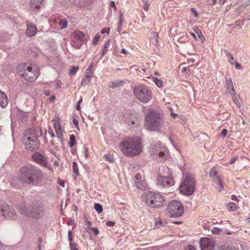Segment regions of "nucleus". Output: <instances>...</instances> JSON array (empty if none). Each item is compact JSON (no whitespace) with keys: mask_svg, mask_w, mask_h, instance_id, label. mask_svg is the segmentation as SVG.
I'll return each instance as SVG.
<instances>
[{"mask_svg":"<svg viewBox=\"0 0 250 250\" xmlns=\"http://www.w3.org/2000/svg\"><path fill=\"white\" fill-rule=\"evenodd\" d=\"M133 90L136 97L142 103H146L151 98V90L144 85H135Z\"/></svg>","mask_w":250,"mask_h":250,"instance_id":"nucleus-6","label":"nucleus"},{"mask_svg":"<svg viewBox=\"0 0 250 250\" xmlns=\"http://www.w3.org/2000/svg\"><path fill=\"white\" fill-rule=\"evenodd\" d=\"M110 32V28H104V29H102V30L101 31V33L102 34H104L105 33H107V34H108Z\"/></svg>","mask_w":250,"mask_h":250,"instance_id":"nucleus-50","label":"nucleus"},{"mask_svg":"<svg viewBox=\"0 0 250 250\" xmlns=\"http://www.w3.org/2000/svg\"><path fill=\"white\" fill-rule=\"evenodd\" d=\"M90 229L93 231L95 235H97L99 233V230L97 228H91Z\"/></svg>","mask_w":250,"mask_h":250,"instance_id":"nucleus-51","label":"nucleus"},{"mask_svg":"<svg viewBox=\"0 0 250 250\" xmlns=\"http://www.w3.org/2000/svg\"><path fill=\"white\" fill-rule=\"evenodd\" d=\"M198 37L199 38H200L201 40L203 42L204 40H205V38L203 37L201 32H199V33H198V34H197Z\"/></svg>","mask_w":250,"mask_h":250,"instance_id":"nucleus-55","label":"nucleus"},{"mask_svg":"<svg viewBox=\"0 0 250 250\" xmlns=\"http://www.w3.org/2000/svg\"><path fill=\"white\" fill-rule=\"evenodd\" d=\"M93 69V64H90L85 71V75L91 77L92 71Z\"/></svg>","mask_w":250,"mask_h":250,"instance_id":"nucleus-36","label":"nucleus"},{"mask_svg":"<svg viewBox=\"0 0 250 250\" xmlns=\"http://www.w3.org/2000/svg\"><path fill=\"white\" fill-rule=\"evenodd\" d=\"M59 24L61 29H64L67 26V21L64 19H61L59 21Z\"/></svg>","mask_w":250,"mask_h":250,"instance_id":"nucleus-31","label":"nucleus"},{"mask_svg":"<svg viewBox=\"0 0 250 250\" xmlns=\"http://www.w3.org/2000/svg\"><path fill=\"white\" fill-rule=\"evenodd\" d=\"M62 85V82L60 81H58L55 84V87L56 89L59 88Z\"/></svg>","mask_w":250,"mask_h":250,"instance_id":"nucleus-56","label":"nucleus"},{"mask_svg":"<svg viewBox=\"0 0 250 250\" xmlns=\"http://www.w3.org/2000/svg\"><path fill=\"white\" fill-rule=\"evenodd\" d=\"M100 37L99 34H97L95 35L92 41V43L94 45H96L98 43Z\"/></svg>","mask_w":250,"mask_h":250,"instance_id":"nucleus-42","label":"nucleus"},{"mask_svg":"<svg viewBox=\"0 0 250 250\" xmlns=\"http://www.w3.org/2000/svg\"><path fill=\"white\" fill-rule=\"evenodd\" d=\"M69 139L70 141L68 144L70 147H72L76 144L75 136L74 135H71Z\"/></svg>","mask_w":250,"mask_h":250,"instance_id":"nucleus-30","label":"nucleus"},{"mask_svg":"<svg viewBox=\"0 0 250 250\" xmlns=\"http://www.w3.org/2000/svg\"><path fill=\"white\" fill-rule=\"evenodd\" d=\"M110 41L108 40L104 43L103 48L101 52V56H104L107 52L108 48L109 46Z\"/></svg>","mask_w":250,"mask_h":250,"instance_id":"nucleus-27","label":"nucleus"},{"mask_svg":"<svg viewBox=\"0 0 250 250\" xmlns=\"http://www.w3.org/2000/svg\"><path fill=\"white\" fill-rule=\"evenodd\" d=\"M195 184V181L193 176L188 174L180 186V191L185 195H190L194 191Z\"/></svg>","mask_w":250,"mask_h":250,"instance_id":"nucleus-7","label":"nucleus"},{"mask_svg":"<svg viewBox=\"0 0 250 250\" xmlns=\"http://www.w3.org/2000/svg\"><path fill=\"white\" fill-rule=\"evenodd\" d=\"M72 232L71 230H69L68 232V240L69 241V245L70 247L71 250H78V249L76 248V246L75 244L72 242Z\"/></svg>","mask_w":250,"mask_h":250,"instance_id":"nucleus-24","label":"nucleus"},{"mask_svg":"<svg viewBox=\"0 0 250 250\" xmlns=\"http://www.w3.org/2000/svg\"><path fill=\"white\" fill-rule=\"evenodd\" d=\"M7 208H4L3 210L2 216H4L6 218L13 219L16 213L13 208L6 204Z\"/></svg>","mask_w":250,"mask_h":250,"instance_id":"nucleus-16","label":"nucleus"},{"mask_svg":"<svg viewBox=\"0 0 250 250\" xmlns=\"http://www.w3.org/2000/svg\"><path fill=\"white\" fill-rule=\"evenodd\" d=\"M37 30L36 26L27 24L26 34L28 37L34 36L37 33Z\"/></svg>","mask_w":250,"mask_h":250,"instance_id":"nucleus-21","label":"nucleus"},{"mask_svg":"<svg viewBox=\"0 0 250 250\" xmlns=\"http://www.w3.org/2000/svg\"><path fill=\"white\" fill-rule=\"evenodd\" d=\"M222 230L221 229H219L216 227H214L212 228V229L211 230V232H212V234H218L221 231H222Z\"/></svg>","mask_w":250,"mask_h":250,"instance_id":"nucleus-41","label":"nucleus"},{"mask_svg":"<svg viewBox=\"0 0 250 250\" xmlns=\"http://www.w3.org/2000/svg\"><path fill=\"white\" fill-rule=\"evenodd\" d=\"M131 124L133 125H137L138 124V121L137 120H132L131 122Z\"/></svg>","mask_w":250,"mask_h":250,"instance_id":"nucleus-61","label":"nucleus"},{"mask_svg":"<svg viewBox=\"0 0 250 250\" xmlns=\"http://www.w3.org/2000/svg\"><path fill=\"white\" fill-rule=\"evenodd\" d=\"M151 149V151L152 153L158 155L161 157H165V153L167 150V148L160 144H156L152 145Z\"/></svg>","mask_w":250,"mask_h":250,"instance_id":"nucleus-13","label":"nucleus"},{"mask_svg":"<svg viewBox=\"0 0 250 250\" xmlns=\"http://www.w3.org/2000/svg\"><path fill=\"white\" fill-rule=\"evenodd\" d=\"M34 161L43 167H47V158L43 154L39 152H36L32 156Z\"/></svg>","mask_w":250,"mask_h":250,"instance_id":"nucleus-12","label":"nucleus"},{"mask_svg":"<svg viewBox=\"0 0 250 250\" xmlns=\"http://www.w3.org/2000/svg\"><path fill=\"white\" fill-rule=\"evenodd\" d=\"M226 85L228 89L230 90L229 91V94H230L231 96H234V92H235V91L232 80L230 77L226 78Z\"/></svg>","mask_w":250,"mask_h":250,"instance_id":"nucleus-18","label":"nucleus"},{"mask_svg":"<svg viewBox=\"0 0 250 250\" xmlns=\"http://www.w3.org/2000/svg\"><path fill=\"white\" fill-rule=\"evenodd\" d=\"M209 176L210 177H216V171L215 169V168H212L211 170L210 171L209 173Z\"/></svg>","mask_w":250,"mask_h":250,"instance_id":"nucleus-47","label":"nucleus"},{"mask_svg":"<svg viewBox=\"0 0 250 250\" xmlns=\"http://www.w3.org/2000/svg\"><path fill=\"white\" fill-rule=\"evenodd\" d=\"M17 70L20 73V75L21 76V73L27 71H30L32 70V67L30 66H28L26 63H21L19 64L17 67Z\"/></svg>","mask_w":250,"mask_h":250,"instance_id":"nucleus-20","label":"nucleus"},{"mask_svg":"<svg viewBox=\"0 0 250 250\" xmlns=\"http://www.w3.org/2000/svg\"><path fill=\"white\" fill-rule=\"evenodd\" d=\"M220 250H236L234 248H232L228 246H223L221 247Z\"/></svg>","mask_w":250,"mask_h":250,"instance_id":"nucleus-45","label":"nucleus"},{"mask_svg":"<svg viewBox=\"0 0 250 250\" xmlns=\"http://www.w3.org/2000/svg\"><path fill=\"white\" fill-rule=\"evenodd\" d=\"M84 151H85V153H84V156L86 158H87L89 156L88 155V148H84Z\"/></svg>","mask_w":250,"mask_h":250,"instance_id":"nucleus-60","label":"nucleus"},{"mask_svg":"<svg viewBox=\"0 0 250 250\" xmlns=\"http://www.w3.org/2000/svg\"><path fill=\"white\" fill-rule=\"evenodd\" d=\"M191 11L194 14L195 17H197L198 16V14L194 8H191Z\"/></svg>","mask_w":250,"mask_h":250,"instance_id":"nucleus-58","label":"nucleus"},{"mask_svg":"<svg viewBox=\"0 0 250 250\" xmlns=\"http://www.w3.org/2000/svg\"><path fill=\"white\" fill-rule=\"evenodd\" d=\"M168 109L170 110V115L173 117H175L176 116H178V114H175L173 112V111L172 109V108L171 107H168Z\"/></svg>","mask_w":250,"mask_h":250,"instance_id":"nucleus-53","label":"nucleus"},{"mask_svg":"<svg viewBox=\"0 0 250 250\" xmlns=\"http://www.w3.org/2000/svg\"><path fill=\"white\" fill-rule=\"evenodd\" d=\"M166 123L161 113L151 110L145 116V126L147 130L162 131L166 126Z\"/></svg>","mask_w":250,"mask_h":250,"instance_id":"nucleus-1","label":"nucleus"},{"mask_svg":"<svg viewBox=\"0 0 250 250\" xmlns=\"http://www.w3.org/2000/svg\"><path fill=\"white\" fill-rule=\"evenodd\" d=\"M201 250H215V241L208 237L201 238L200 240Z\"/></svg>","mask_w":250,"mask_h":250,"instance_id":"nucleus-11","label":"nucleus"},{"mask_svg":"<svg viewBox=\"0 0 250 250\" xmlns=\"http://www.w3.org/2000/svg\"><path fill=\"white\" fill-rule=\"evenodd\" d=\"M158 185L162 187H168L174 185L173 178L170 175L168 176L159 175L157 177Z\"/></svg>","mask_w":250,"mask_h":250,"instance_id":"nucleus-10","label":"nucleus"},{"mask_svg":"<svg viewBox=\"0 0 250 250\" xmlns=\"http://www.w3.org/2000/svg\"><path fill=\"white\" fill-rule=\"evenodd\" d=\"M104 157L110 162L114 161L113 156L110 154H105Z\"/></svg>","mask_w":250,"mask_h":250,"instance_id":"nucleus-44","label":"nucleus"},{"mask_svg":"<svg viewBox=\"0 0 250 250\" xmlns=\"http://www.w3.org/2000/svg\"><path fill=\"white\" fill-rule=\"evenodd\" d=\"M237 159V157H234V158H232L230 160V164H233L236 161V160Z\"/></svg>","mask_w":250,"mask_h":250,"instance_id":"nucleus-63","label":"nucleus"},{"mask_svg":"<svg viewBox=\"0 0 250 250\" xmlns=\"http://www.w3.org/2000/svg\"><path fill=\"white\" fill-rule=\"evenodd\" d=\"M66 2H69L70 4H74L76 5V0H65Z\"/></svg>","mask_w":250,"mask_h":250,"instance_id":"nucleus-59","label":"nucleus"},{"mask_svg":"<svg viewBox=\"0 0 250 250\" xmlns=\"http://www.w3.org/2000/svg\"><path fill=\"white\" fill-rule=\"evenodd\" d=\"M43 208L39 203L34 204L31 208H23L21 210V213L26 216L38 218L43 214Z\"/></svg>","mask_w":250,"mask_h":250,"instance_id":"nucleus-8","label":"nucleus"},{"mask_svg":"<svg viewBox=\"0 0 250 250\" xmlns=\"http://www.w3.org/2000/svg\"><path fill=\"white\" fill-rule=\"evenodd\" d=\"M44 0H30V5L33 10L38 11L42 5Z\"/></svg>","mask_w":250,"mask_h":250,"instance_id":"nucleus-19","label":"nucleus"},{"mask_svg":"<svg viewBox=\"0 0 250 250\" xmlns=\"http://www.w3.org/2000/svg\"><path fill=\"white\" fill-rule=\"evenodd\" d=\"M48 133L50 135L51 137H54L55 136V135L53 133V130L51 127H49L48 128Z\"/></svg>","mask_w":250,"mask_h":250,"instance_id":"nucleus-48","label":"nucleus"},{"mask_svg":"<svg viewBox=\"0 0 250 250\" xmlns=\"http://www.w3.org/2000/svg\"><path fill=\"white\" fill-rule=\"evenodd\" d=\"M95 209L98 213H101L103 211V207L99 203H95L94 206Z\"/></svg>","mask_w":250,"mask_h":250,"instance_id":"nucleus-34","label":"nucleus"},{"mask_svg":"<svg viewBox=\"0 0 250 250\" xmlns=\"http://www.w3.org/2000/svg\"><path fill=\"white\" fill-rule=\"evenodd\" d=\"M164 226V222L160 220L159 221H157L155 223V226L154 227L155 228H159Z\"/></svg>","mask_w":250,"mask_h":250,"instance_id":"nucleus-40","label":"nucleus"},{"mask_svg":"<svg viewBox=\"0 0 250 250\" xmlns=\"http://www.w3.org/2000/svg\"><path fill=\"white\" fill-rule=\"evenodd\" d=\"M233 61H234V58L232 56H230V57L229 58V62L233 64Z\"/></svg>","mask_w":250,"mask_h":250,"instance_id":"nucleus-64","label":"nucleus"},{"mask_svg":"<svg viewBox=\"0 0 250 250\" xmlns=\"http://www.w3.org/2000/svg\"><path fill=\"white\" fill-rule=\"evenodd\" d=\"M213 181L214 183L218 185V188H219V191H221V190L224 188L221 179L218 176H216L213 178Z\"/></svg>","mask_w":250,"mask_h":250,"instance_id":"nucleus-25","label":"nucleus"},{"mask_svg":"<svg viewBox=\"0 0 250 250\" xmlns=\"http://www.w3.org/2000/svg\"><path fill=\"white\" fill-rule=\"evenodd\" d=\"M227 209L229 211H234L236 209V206L233 203H230L227 206Z\"/></svg>","mask_w":250,"mask_h":250,"instance_id":"nucleus-33","label":"nucleus"},{"mask_svg":"<svg viewBox=\"0 0 250 250\" xmlns=\"http://www.w3.org/2000/svg\"><path fill=\"white\" fill-rule=\"evenodd\" d=\"M185 250H196V248L192 245H188L187 246Z\"/></svg>","mask_w":250,"mask_h":250,"instance_id":"nucleus-52","label":"nucleus"},{"mask_svg":"<svg viewBox=\"0 0 250 250\" xmlns=\"http://www.w3.org/2000/svg\"><path fill=\"white\" fill-rule=\"evenodd\" d=\"M167 210L170 217H179L182 215L184 208L180 202L172 201L169 203Z\"/></svg>","mask_w":250,"mask_h":250,"instance_id":"nucleus-9","label":"nucleus"},{"mask_svg":"<svg viewBox=\"0 0 250 250\" xmlns=\"http://www.w3.org/2000/svg\"><path fill=\"white\" fill-rule=\"evenodd\" d=\"M91 77L85 75V77L82 79L81 84L83 86H85L88 84L91 80Z\"/></svg>","mask_w":250,"mask_h":250,"instance_id":"nucleus-28","label":"nucleus"},{"mask_svg":"<svg viewBox=\"0 0 250 250\" xmlns=\"http://www.w3.org/2000/svg\"><path fill=\"white\" fill-rule=\"evenodd\" d=\"M135 183L137 188L140 189L144 190L146 187V184L144 178L139 174H137L135 176Z\"/></svg>","mask_w":250,"mask_h":250,"instance_id":"nucleus-15","label":"nucleus"},{"mask_svg":"<svg viewBox=\"0 0 250 250\" xmlns=\"http://www.w3.org/2000/svg\"><path fill=\"white\" fill-rule=\"evenodd\" d=\"M231 97L233 98V100L234 103L235 104L238 106H240V103L239 102L238 98L236 96L235 92H234V96H231Z\"/></svg>","mask_w":250,"mask_h":250,"instance_id":"nucleus-39","label":"nucleus"},{"mask_svg":"<svg viewBox=\"0 0 250 250\" xmlns=\"http://www.w3.org/2000/svg\"><path fill=\"white\" fill-rule=\"evenodd\" d=\"M71 38L77 41L83 42L86 40L84 34L80 31H75L71 34Z\"/></svg>","mask_w":250,"mask_h":250,"instance_id":"nucleus-17","label":"nucleus"},{"mask_svg":"<svg viewBox=\"0 0 250 250\" xmlns=\"http://www.w3.org/2000/svg\"><path fill=\"white\" fill-rule=\"evenodd\" d=\"M78 67H74V66L72 67L70 69V71H69L70 75H74L78 71Z\"/></svg>","mask_w":250,"mask_h":250,"instance_id":"nucleus-43","label":"nucleus"},{"mask_svg":"<svg viewBox=\"0 0 250 250\" xmlns=\"http://www.w3.org/2000/svg\"><path fill=\"white\" fill-rule=\"evenodd\" d=\"M152 80L158 87H161L162 86L163 82L162 80L158 79L157 78L155 77H152Z\"/></svg>","mask_w":250,"mask_h":250,"instance_id":"nucleus-32","label":"nucleus"},{"mask_svg":"<svg viewBox=\"0 0 250 250\" xmlns=\"http://www.w3.org/2000/svg\"><path fill=\"white\" fill-rule=\"evenodd\" d=\"M231 199L232 200H235V201H236L237 202H239V200L238 199V198H237V197L234 195H232L231 197Z\"/></svg>","mask_w":250,"mask_h":250,"instance_id":"nucleus-62","label":"nucleus"},{"mask_svg":"<svg viewBox=\"0 0 250 250\" xmlns=\"http://www.w3.org/2000/svg\"><path fill=\"white\" fill-rule=\"evenodd\" d=\"M72 167H73V170L74 173L77 176L79 175V170H78V165L76 162H73Z\"/></svg>","mask_w":250,"mask_h":250,"instance_id":"nucleus-35","label":"nucleus"},{"mask_svg":"<svg viewBox=\"0 0 250 250\" xmlns=\"http://www.w3.org/2000/svg\"><path fill=\"white\" fill-rule=\"evenodd\" d=\"M120 148L126 156L138 155L142 151L141 140L138 137L125 139L120 143Z\"/></svg>","mask_w":250,"mask_h":250,"instance_id":"nucleus-2","label":"nucleus"},{"mask_svg":"<svg viewBox=\"0 0 250 250\" xmlns=\"http://www.w3.org/2000/svg\"><path fill=\"white\" fill-rule=\"evenodd\" d=\"M42 173L39 168L28 165L22 167L19 171V179L25 184L38 182L41 179Z\"/></svg>","mask_w":250,"mask_h":250,"instance_id":"nucleus-3","label":"nucleus"},{"mask_svg":"<svg viewBox=\"0 0 250 250\" xmlns=\"http://www.w3.org/2000/svg\"><path fill=\"white\" fill-rule=\"evenodd\" d=\"M8 98L5 93L0 90V105L5 107L8 104Z\"/></svg>","mask_w":250,"mask_h":250,"instance_id":"nucleus-22","label":"nucleus"},{"mask_svg":"<svg viewBox=\"0 0 250 250\" xmlns=\"http://www.w3.org/2000/svg\"><path fill=\"white\" fill-rule=\"evenodd\" d=\"M54 128L56 131V133L57 135H62V130L60 123L59 121H55L54 123Z\"/></svg>","mask_w":250,"mask_h":250,"instance_id":"nucleus-26","label":"nucleus"},{"mask_svg":"<svg viewBox=\"0 0 250 250\" xmlns=\"http://www.w3.org/2000/svg\"><path fill=\"white\" fill-rule=\"evenodd\" d=\"M91 0H76V5L84 6L89 4Z\"/></svg>","mask_w":250,"mask_h":250,"instance_id":"nucleus-29","label":"nucleus"},{"mask_svg":"<svg viewBox=\"0 0 250 250\" xmlns=\"http://www.w3.org/2000/svg\"><path fill=\"white\" fill-rule=\"evenodd\" d=\"M83 101V99L81 98V99L79 100V101L78 102V104L76 106V109L78 110H80L81 108H80V104L82 103Z\"/></svg>","mask_w":250,"mask_h":250,"instance_id":"nucleus-57","label":"nucleus"},{"mask_svg":"<svg viewBox=\"0 0 250 250\" xmlns=\"http://www.w3.org/2000/svg\"><path fill=\"white\" fill-rule=\"evenodd\" d=\"M23 141L27 151H36L39 149L40 141L37 133L33 130H29L25 134Z\"/></svg>","mask_w":250,"mask_h":250,"instance_id":"nucleus-4","label":"nucleus"},{"mask_svg":"<svg viewBox=\"0 0 250 250\" xmlns=\"http://www.w3.org/2000/svg\"><path fill=\"white\" fill-rule=\"evenodd\" d=\"M227 132V130L226 129H224L220 133V136L223 137H225L226 136Z\"/></svg>","mask_w":250,"mask_h":250,"instance_id":"nucleus-49","label":"nucleus"},{"mask_svg":"<svg viewBox=\"0 0 250 250\" xmlns=\"http://www.w3.org/2000/svg\"><path fill=\"white\" fill-rule=\"evenodd\" d=\"M144 199L146 205L154 208L162 207L165 201L163 196L151 191L144 192Z\"/></svg>","mask_w":250,"mask_h":250,"instance_id":"nucleus-5","label":"nucleus"},{"mask_svg":"<svg viewBox=\"0 0 250 250\" xmlns=\"http://www.w3.org/2000/svg\"><path fill=\"white\" fill-rule=\"evenodd\" d=\"M39 74V69L37 68L36 72H33L32 70L21 73V77L25 80L29 82H34Z\"/></svg>","mask_w":250,"mask_h":250,"instance_id":"nucleus-14","label":"nucleus"},{"mask_svg":"<svg viewBox=\"0 0 250 250\" xmlns=\"http://www.w3.org/2000/svg\"><path fill=\"white\" fill-rule=\"evenodd\" d=\"M4 208H7L6 204L4 202H0V216H2L3 210Z\"/></svg>","mask_w":250,"mask_h":250,"instance_id":"nucleus-38","label":"nucleus"},{"mask_svg":"<svg viewBox=\"0 0 250 250\" xmlns=\"http://www.w3.org/2000/svg\"><path fill=\"white\" fill-rule=\"evenodd\" d=\"M124 81L122 80H116L115 81L110 82L109 83L108 86L111 88H117L123 85Z\"/></svg>","mask_w":250,"mask_h":250,"instance_id":"nucleus-23","label":"nucleus"},{"mask_svg":"<svg viewBox=\"0 0 250 250\" xmlns=\"http://www.w3.org/2000/svg\"><path fill=\"white\" fill-rule=\"evenodd\" d=\"M73 123L75 127L76 128V129L78 130H80L78 121L76 119H73Z\"/></svg>","mask_w":250,"mask_h":250,"instance_id":"nucleus-46","label":"nucleus"},{"mask_svg":"<svg viewBox=\"0 0 250 250\" xmlns=\"http://www.w3.org/2000/svg\"><path fill=\"white\" fill-rule=\"evenodd\" d=\"M106 225L109 227H112L115 225V223L112 221H108L106 222Z\"/></svg>","mask_w":250,"mask_h":250,"instance_id":"nucleus-54","label":"nucleus"},{"mask_svg":"<svg viewBox=\"0 0 250 250\" xmlns=\"http://www.w3.org/2000/svg\"><path fill=\"white\" fill-rule=\"evenodd\" d=\"M152 37H151V40L152 42H155V43L158 42V34L157 32H153L152 33Z\"/></svg>","mask_w":250,"mask_h":250,"instance_id":"nucleus-37","label":"nucleus"}]
</instances>
